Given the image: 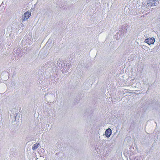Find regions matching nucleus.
<instances>
[{
    "label": "nucleus",
    "instance_id": "obj_1",
    "mask_svg": "<svg viewBox=\"0 0 160 160\" xmlns=\"http://www.w3.org/2000/svg\"><path fill=\"white\" fill-rule=\"evenodd\" d=\"M155 42L154 38H148L145 39V42L147 43L149 45L153 44Z\"/></svg>",
    "mask_w": 160,
    "mask_h": 160
},
{
    "label": "nucleus",
    "instance_id": "obj_2",
    "mask_svg": "<svg viewBox=\"0 0 160 160\" xmlns=\"http://www.w3.org/2000/svg\"><path fill=\"white\" fill-rule=\"evenodd\" d=\"M31 15V13L30 12H27L24 13V16L22 19L23 21H25L27 20L29 18Z\"/></svg>",
    "mask_w": 160,
    "mask_h": 160
},
{
    "label": "nucleus",
    "instance_id": "obj_3",
    "mask_svg": "<svg viewBox=\"0 0 160 160\" xmlns=\"http://www.w3.org/2000/svg\"><path fill=\"white\" fill-rule=\"evenodd\" d=\"M112 134V131L111 129H107L105 132V134L107 138L110 137Z\"/></svg>",
    "mask_w": 160,
    "mask_h": 160
},
{
    "label": "nucleus",
    "instance_id": "obj_4",
    "mask_svg": "<svg viewBox=\"0 0 160 160\" xmlns=\"http://www.w3.org/2000/svg\"><path fill=\"white\" fill-rule=\"evenodd\" d=\"M39 145V143L38 144H34L32 146V149L33 150L36 149L38 147Z\"/></svg>",
    "mask_w": 160,
    "mask_h": 160
},
{
    "label": "nucleus",
    "instance_id": "obj_5",
    "mask_svg": "<svg viewBox=\"0 0 160 160\" xmlns=\"http://www.w3.org/2000/svg\"><path fill=\"white\" fill-rule=\"evenodd\" d=\"M158 1H152V3L154 5H156L158 4Z\"/></svg>",
    "mask_w": 160,
    "mask_h": 160
}]
</instances>
